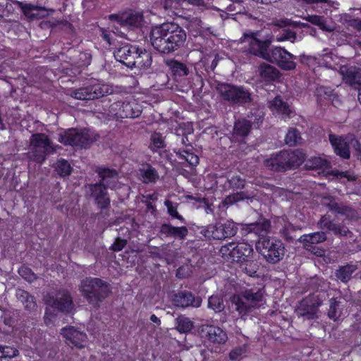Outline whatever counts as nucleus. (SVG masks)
I'll use <instances>...</instances> for the list:
<instances>
[{"label": "nucleus", "mask_w": 361, "mask_h": 361, "mask_svg": "<svg viewBox=\"0 0 361 361\" xmlns=\"http://www.w3.org/2000/svg\"><path fill=\"white\" fill-rule=\"evenodd\" d=\"M200 163V158L194 152L192 145L190 147L171 152H159V169L163 167L166 169V173L170 171L176 170L185 178L194 175L196 167Z\"/></svg>", "instance_id": "nucleus-1"}, {"label": "nucleus", "mask_w": 361, "mask_h": 361, "mask_svg": "<svg viewBox=\"0 0 361 361\" xmlns=\"http://www.w3.org/2000/svg\"><path fill=\"white\" fill-rule=\"evenodd\" d=\"M96 173L100 178L99 182L90 183L86 188L94 204L100 210L108 209L111 206V198L108 188L114 189L117 184L118 172L116 169L107 167H98Z\"/></svg>", "instance_id": "nucleus-2"}, {"label": "nucleus", "mask_w": 361, "mask_h": 361, "mask_svg": "<svg viewBox=\"0 0 361 361\" xmlns=\"http://www.w3.org/2000/svg\"><path fill=\"white\" fill-rule=\"evenodd\" d=\"M306 154L302 149H283L272 154L264 161V166L275 172H285L297 169L305 161Z\"/></svg>", "instance_id": "nucleus-3"}, {"label": "nucleus", "mask_w": 361, "mask_h": 361, "mask_svg": "<svg viewBox=\"0 0 361 361\" xmlns=\"http://www.w3.org/2000/svg\"><path fill=\"white\" fill-rule=\"evenodd\" d=\"M79 290L84 299L93 307H99L111 292L108 282L100 278L86 277L81 281Z\"/></svg>", "instance_id": "nucleus-4"}, {"label": "nucleus", "mask_w": 361, "mask_h": 361, "mask_svg": "<svg viewBox=\"0 0 361 361\" xmlns=\"http://www.w3.org/2000/svg\"><path fill=\"white\" fill-rule=\"evenodd\" d=\"M220 253L227 261L239 263L241 266L252 264L253 248L252 245L245 242H231L222 245L220 248ZM245 271L249 275L256 273V270L250 269L247 267L244 268Z\"/></svg>", "instance_id": "nucleus-5"}, {"label": "nucleus", "mask_w": 361, "mask_h": 361, "mask_svg": "<svg viewBox=\"0 0 361 361\" xmlns=\"http://www.w3.org/2000/svg\"><path fill=\"white\" fill-rule=\"evenodd\" d=\"M185 32L176 24L166 23L159 25V48L169 53L177 49L185 40Z\"/></svg>", "instance_id": "nucleus-6"}, {"label": "nucleus", "mask_w": 361, "mask_h": 361, "mask_svg": "<svg viewBox=\"0 0 361 361\" xmlns=\"http://www.w3.org/2000/svg\"><path fill=\"white\" fill-rule=\"evenodd\" d=\"M98 135L89 129L68 128L59 133L58 141L65 146L78 147L88 149L97 140Z\"/></svg>", "instance_id": "nucleus-7"}, {"label": "nucleus", "mask_w": 361, "mask_h": 361, "mask_svg": "<svg viewBox=\"0 0 361 361\" xmlns=\"http://www.w3.org/2000/svg\"><path fill=\"white\" fill-rule=\"evenodd\" d=\"M256 249L262 257L270 264L279 262L284 257L283 243L275 237H262L256 242Z\"/></svg>", "instance_id": "nucleus-8"}, {"label": "nucleus", "mask_w": 361, "mask_h": 361, "mask_svg": "<svg viewBox=\"0 0 361 361\" xmlns=\"http://www.w3.org/2000/svg\"><path fill=\"white\" fill-rule=\"evenodd\" d=\"M263 294L260 290H246L242 295H233L231 298L232 306L241 317L247 316L256 303L262 300Z\"/></svg>", "instance_id": "nucleus-9"}, {"label": "nucleus", "mask_w": 361, "mask_h": 361, "mask_svg": "<svg viewBox=\"0 0 361 361\" xmlns=\"http://www.w3.org/2000/svg\"><path fill=\"white\" fill-rule=\"evenodd\" d=\"M257 35V32H245L240 39L239 43L243 45V48L246 51L264 59L273 39L270 37L264 40H260Z\"/></svg>", "instance_id": "nucleus-10"}, {"label": "nucleus", "mask_w": 361, "mask_h": 361, "mask_svg": "<svg viewBox=\"0 0 361 361\" xmlns=\"http://www.w3.org/2000/svg\"><path fill=\"white\" fill-rule=\"evenodd\" d=\"M327 298L328 294L323 292L319 294L310 293L299 302L298 314L307 319H314L317 316L318 308Z\"/></svg>", "instance_id": "nucleus-11"}, {"label": "nucleus", "mask_w": 361, "mask_h": 361, "mask_svg": "<svg viewBox=\"0 0 361 361\" xmlns=\"http://www.w3.org/2000/svg\"><path fill=\"white\" fill-rule=\"evenodd\" d=\"M217 90L223 99L232 104H245L252 100L250 93L241 86L222 83L219 85Z\"/></svg>", "instance_id": "nucleus-12"}, {"label": "nucleus", "mask_w": 361, "mask_h": 361, "mask_svg": "<svg viewBox=\"0 0 361 361\" xmlns=\"http://www.w3.org/2000/svg\"><path fill=\"white\" fill-rule=\"evenodd\" d=\"M116 109H118L116 115L121 118H137L142 111V106L134 97H127L124 101H118L115 104Z\"/></svg>", "instance_id": "nucleus-13"}, {"label": "nucleus", "mask_w": 361, "mask_h": 361, "mask_svg": "<svg viewBox=\"0 0 361 361\" xmlns=\"http://www.w3.org/2000/svg\"><path fill=\"white\" fill-rule=\"evenodd\" d=\"M294 58L295 56L286 49L276 47L271 50L269 49L264 60L275 63L280 68H295V64L293 61Z\"/></svg>", "instance_id": "nucleus-14"}, {"label": "nucleus", "mask_w": 361, "mask_h": 361, "mask_svg": "<svg viewBox=\"0 0 361 361\" xmlns=\"http://www.w3.org/2000/svg\"><path fill=\"white\" fill-rule=\"evenodd\" d=\"M51 306L54 309L66 314H70L74 307L73 297L67 289L57 290L55 297L51 298Z\"/></svg>", "instance_id": "nucleus-15"}, {"label": "nucleus", "mask_w": 361, "mask_h": 361, "mask_svg": "<svg viewBox=\"0 0 361 361\" xmlns=\"http://www.w3.org/2000/svg\"><path fill=\"white\" fill-rule=\"evenodd\" d=\"M61 334L66 338L67 344L71 348L75 347L81 349L85 347V343L87 340V336L85 332L78 331L73 326L63 327Z\"/></svg>", "instance_id": "nucleus-16"}, {"label": "nucleus", "mask_w": 361, "mask_h": 361, "mask_svg": "<svg viewBox=\"0 0 361 361\" xmlns=\"http://www.w3.org/2000/svg\"><path fill=\"white\" fill-rule=\"evenodd\" d=\"M326 207L335 214L345 216L350 220L358 218L357 212L353 207L338 202L334 197L328 196L324 198Z\"/></svg>", "instance_id": "nucleus-17"}, {"label": "nucleus", "mask_w": 361, "mask_h": 361, "mask_svg": "<svg viewBox=\"0 0 361 361\" xmlns=\"http://www.w3.org/2000/svg\"><path fill=\"white\" fill-rule=\"evenodd\" d=\"M200 334L207 342L213 344H224L228 339L226 332L221 328L214 325H202Z\"/></svg>", "instance_id": "nucleus-18"}, {"label": "nucleus", "mask_w": 361, "mask_h": 361, "mask_svg": "<svg viewBox=\"0 0 361 361\" xmlns=\"http://www.w3.org/2000/svg\"><path fill=\"white\" fill-rule=\"evenodd\" d=\"M171 301L175 306L182 308L199 307L202 303L200 297H195L192 293L188 290L179 291L174 294Z\"/></svg>", "instance_id": "nucleus-19"}, {"label": "nucleus", "mask_w": 361, "mask_h": 361, "mask_svg": "<svg viewBox=\"0 0 361 361\" xmlns=\"http://www.w3.org/2000/svg\"><path fill=\"white\" fill-rule=\"evenodd\" d=\"M104 85L101 86L99 84H94L92 85L80 88L74 92V97L80 100H92L102 97L108 92Z\"/></svg>", "instance_id": "nucleus-20"}, {"label": "nucleus", "mask_w": 361, "mask_h": 361, "mask_svg": "<svg viewBox=\"0 0 361 361\" xmlns=\"http://www.w3.org/2000/svg\"><path fill=\"white\" fill-rule=\"evenodd\" d=\"M338 73L342 76L343 82L355 90L361 92V69H338Z\"/></svg>", "instance_id": "nucleus-21"}, {"label": "nucleus", "mask_w": 361, "mask_h": 361, "mask_svg": "<svg viewBox=\"0 0 361 361\" xmlns=\"http://www.w3.org/2000/svg\"><path fill=\"white\" fill-rule=\"evenodd\" d=\"M329 141L336 155L344 159H348L350 152L348 143L341 137L329 135Z\"/></svg>", "instance_id": "nucleus-22"}, {"label": "nucleus", "mask_w": 361, "mask_h": 361, "mask_svg": "<svg viewBox=\"0 0 361 361\" xmlns=\"http://www.w3.org/2000/svg\"><path fill=\"white\" fill-rule=\"evenodd\" d=\"M271 226V221L267 219H263L259 221L247 224L245 231L248 233H255L257 237V240H259L262 237H268L267 234L269 232Z\"/></svg>", "instance_id": "nucleus-23"}, {"label": "nucleus", "mask_w": 361, "mask_h": 361, "mask_svg": "<svg viewBox=\"0 0 361 361\" xmlns=\"http://www.w3.org/2000/svg\"><path fill=\"white\" fill-rule=\"evenodd\" d=\"M159 233L166 237L183 240L188 234V229L185 226H173L170 224H162L159 226Z\"/></svg>", "instance_id": "nucleus-24"}, {"label": "nucleus", "mask_w": 361, "mask_h": 361, "mask_svg": "<svg viewBox=\"0 0 361 361\" xmlns=\"http://www.w3.org/2000/svg\"><path fill=\"white\" fill-rule=\"evenodd\" d=\"M138 48L135 46H124L119 48L116 54L115 58L127 68H133V65L127 63L130 61H134Z\"/></svg>", "instance_id": "nucleus-25"}, {"label": "nucleus", "mask_w": 361, "mask_h": 361, "mask_svg": "<svg viewBox=\"0 0 361 361\" xmlns=\"http://www.w3.org/2000/svg\"><path fill=\"white\" fill-rule=\"evenodd\" d=\"M118 21L123 27H137L142 21V15L133 11L125 12L121 15Z\"/></svg>", "instance_id": "nucleus-26"}, {"label": "nucleus", "mask_w": 361, "mask_h": 361, "mask_svg": "<svg viewBox=\"0 0 361 361\" xmlns=\"http://www.w3.org/2000/svg\"><path fill=\"white\" fill-rule=\"evenodd\" d=\"M252 129V121L245 118H240L234 122L233 135L235 137H247Z\"/></svg>", "instance_id": "nucleus-27"}, {"label": "nucleus", "mask_w": 361, "mask_h": 361, "mask_svg": "<svg viewBox=\"0 0 361 361\" xmlns=\"http://www.w3.org/2000/svg\"><path fill=\"white\" fill-rule=\"evenodd\" d=\"M194 132V128L192 123L182 122L178 124L175 128L176 135L180 137L181 143L186 147H190V142L188 139V135H192Z\"/></svg>", "instance_id": "nucleus-28"}, {"label": "nucleus", "mask_w": 361, "mask_h": 361, "mask_svg": "<svg viewBox=\"0 0 361 361\" xmlns=\"http://www.w3.org/2000/svg\"><path fill=\"white\" fill-rule=\"evenodd\" d=\"M152 63V57L150 52L144 50L137 51L134 61L127 62L133 65V68H150Z\"/></svg>", "instance_id": "nucleus-29"}, {"label": "nucleus", "mask_w": 361, "mask_h": 361, "mask_svg": "<svg viewBox=\"0 0 361 361\" xmlns=\"http://www.w3.org/2000/svg\"><path fill=\"white\" fill-rule=\"evenodd\" d=\"M319 228L332 231L336 235H345V227L335 223L329 216H322L319 221Z\"/></svg>", "instance_id": "nucleus-30"}, {"label": "nucleus", "mask_w": 361, "mask_h": 361, "mask_svg": "<svg viewBox=\"0 0 361 361\" xmlns=\"http://www.w3.org/2000/svg\"><path fill=\"white\" fill-rule=\"evenodd\" d=\"M30 145L33 149L42 148L44 151L52 148L50 138L47 134L42 133L32 134L30 137Z\"/></svg>", "instance_id": "nucleus-31"}, {"label": "nucleus", "mask_w": 361, "mask_h": 361, "mask_svg": "<svg viewBox=\"0 0 361 361\" xmlns=\"http://www.w3.org/2000/svg\"><path fill=\"white\" fill-rule=\"evenodd\" d=\"M221 227V223L209 224L203 228L200 233L208 240H224L225 238Z\"/></svg>", "instance_id": "nucleus-32"}, {"label": "nucleus", "mask_w": 361, "mask_h": 361, "mask_svg": "<svg viewBox=\"0 0 361 361\" xmlns=\"http://www.w3.org/2000/svg\"><path fill=\"white\" fill-rule=\"evenodd\" d=\"M307 290L309 291H312V293H322V292L325 294H328L326 288V281L324 279L319 277L317 276H314L313 277H310L308 279L305 283Z\"/></svg>", "instance_id": "nucleus-33"}, {"label": "nucleus", "mask_w": 361, "mask_h": 361, "mask_svg": "<svg viewBox=\"0 0 361 361\" xmlns=\"http://www.w3.org/2000/svg\"><path fill=\"white\" fill-rule=\"evenodd\" d=\"M245 180L240 175L229 173L226 176V181L224 184V188L226 190H232L237 191L241 190L245 187Z\"/></svg>", "instance_id": "nucleus-34"}, {"label": "nucleus", "mask_w": 361, "mask_h": 361, "mask_svg": "<svg viewBox=\"0 0 361 361\" xmlns=\"http://www.w3.org/2000/svg\"><path fill=\"white\" fill-rule=\"evenodd\" d=\"M326 240V235L323 231H317L309 234L302 235L299 239L302 243L303 246L305 245H316L324 242Z\"/></svg>", "instance_id": "nucleus-35"}, {"label": "nucleus", "mask_w": 361, "mask_h": 361, "mask_svg": "<svg viewBox=\"0 0 361 361\" xmlns=\"http://www.w3.org/2000/svg\"><path fill=\"white\" fill-rule=\"evenodd\" d=\"M16 295L18 300L23 304L26 310H31L36 307L35 297L29 292L23 289L18 288L16 290Z\"/></svg>", "instance_id": "nucleus-36"}, {"label": "nucleus", "mask_w": 361, "mask_h": 361, "mask_svg": "<svg viewBox=\"0 0 361 361\" xmlns=\"http://www.w3.org/2000/svg\"><path fill=\"white\" fill-rule=\"evenodd\" d=\"M271 107L284 117H290L292 113L288 104L284 102L280 96H276L271 102Z\"/></svg>", "instance_id": "nucleus-37"}, {"label": "nucleus", "mask_w": 361, "mask_h": 361, "mask_svg": "<svg viewBox=\"0 0 361 361\" xmlns=\"http://www.w3.org/2000/svg\"><path fill=\"white\" fill-rule=\"evenodd\" d=\"M356 270V267L352 264H347L345 266L341 267L336 271V276L338 279H339L343 283H348L351 277L352 274Z\"/></svg>", "instance_id": "nucleus-38"}, {"label": "nucleus", "mask_w": 361, "mask_h": 361, "mask_svg": "<svg viewBox=\"0 0 361 361\" xmlns=\"http://www.w3.org/2000/svg\"><path fill=\"white\" fill-rule=\"evenodd\" d=\"M305 166L312 170H324L330 166V162L320 157H313L306 161Z\"/></svg>", "instance_id": "nucleus-39"}, {"label": "nucleus", "mask_w": 361, "mask_h": 361, "mask_svg": "<svg viewBox=\"0 0 361 361\" xmlns=\"http://www.w3.org/2000/svg\"><path fill=\"white\" fill-rule=\"evenodd\" d=\"M54 169L57 174L61 178L70 176L73 171L70 163L63 158L57 160L54 166Z\"/></svg>", "instance_id": "nucleus-40"}, {"label": "nucleus", "mask_w": 361, "mask_h": 361, "mask_svg": "<svg viewBox=\"0 0 361 361\" xmlns=\"http://www.w3.org/2000/svg\"><path fill=\"white\" fill-rule=\"evenodd\" d=\"M341 302L336 298H332L329 300L328 317L334 321H338L341 315Z\"/></svg>", "instance_id": "nucleus-41"}, {"label": "nucleus", "mask_w": 361, "mask_h": 361, "mask_svg": "<svg viewBox=\"0 0 361 361\" xmlns=\"http://www.w3.org/2000/svg\"><path fill=\"white\" fill-rule=\"evenodd\" d=\"M164 205L166 207L167 213L171 219H178L180 223L185 224V219L178 212V204L177 203L173 202L169 200H166L164 201Z\"/></svg>", "instance_id": "nucleus-42"}, {"label": "nucleus", "mask_w": 361, "mask_h": 361, "mask_svg": "<svg viewBox=\"0 0 361 361\" xmlns=\"http://www.w3.org/2000/svg\"><path fill=\"white\" fill-rule=\"evenodd\" d=\"M300 140V132L295 128H290L286 135V143L289 146H295Z\"/></svg>", "instance_id": "nucleus-43"}, {"label": "nucleus", "mask_w": 361, "mask_h": 361, "mask_svg": "<svg viewBox=\"0 0 361 361\" xmlns=\"http://www.w3.org/2000/svg\"><path fill=\"white\" fill-rule=\"evenodd\" d=\"M193 328V322L188 317L180 316L176 319V329L179 332L187 333Z\"/></svg>", "instance_id": "nucleus-44"}, {"label": "nucleus", "mask_w": 361, "mask_h": 361, "mask_svg": "<svg viewBox=\"0 0 361 361\" xmlns=\"http://www.w3.org/2000/svg\"><path fill=\"white\" fill-rule=\"evenodd\" d=\"M221 224L225 239L233 237L237 233L238 228L233 221L227 220L224 223H221Z\"/></svg>", "instance_id": "nucleus-45"}, {"label": "nucleus", "mask_w": 361, "mask_h": 361, "mask_svg": "<svg viewBox=\"0 0 361 361\" xmlns=\"http://www.w3.org/2000/svg\"><path fill=\"white\" fill-rule=\"evenodd\" d=\"M247 351V345L243 344L233 348L228 353L231 361H240Z\"/></svg>", "instance_id": "nucleus-46"}, {"label": "nucleus", "mask_w": 361, "mask_h": 361, "mask_svg": "<svg viewBox=\"0 0 361 361\" xmlns=\"http://www.w3.org/2000/svg\"><path fill=\"white\" fill-rule=\"evenodd\" d=\"M208 307L215 312H221L224 310L223 299L219 295H212L208 299Z\"/></svg>", "instance_id": "nucleus-47"}, {"label": "nucleus", "mask_w": 361, "mask_h": 361, "mask_svg": "<svg viewBox=\"0 0 361 361\" xmlns=\"http://www.w3.org/2000/svg\"><path fill=\"white\" fill-rule=\"evenodd\" d=\"M260 75L265 81L272 82L279 80L281 74L279 69H259Z\"/></svg>", "instance_id": "nucleus-48"}, {"label": "nucleus", "mask_w": 361, "mask_h": 361, "mask_svg": "<svg viewBox=\"0 0 361 361\" xmlns=\"http://www.w3.org/2000/svg\"><path fill=\"white\" fill-rule=\"evenodd\" d=\"M19 354L18 349L13 347L0 345V357L2 359H11Z\"/></svg>", "instance_id": "nucleus-49"}, {"label": "nucleus", "mask_w": 361, "mask_h": 361, "mask_svg": "<svg viewBox=\"0 0 361 361\" xmlns=\"http://www.w3.org/2000/svg\"><path fill=\"white\" fill-rule=\"evenodd\" d=\"M305 19L307 21L311 23L312 24L319 26L322 30L328 31L331 30V29L326 27L325 19L323 16L317 15H308Z\"/></svg>", "instance_id": "nucleus-50"}, {"label": "nucleus", "mask_w": 361, "mask_h": 361, "mask_svg": "<svg viewBox=\"0 0 361 361\" xmlns=\"http://www.w3.org/2000/svg\"><path fill=\"white\" fill-rule=\"evenodd\" d=\"M19 275L25 281L32 282L37 279L35 274L26 265H22L18 269Z\"/></svg>", "instance_id": "nucleus-51"}, {"label": "nucleus", "mask_w": 361, "mask_h": 361, "mask_svg": "<svg viewBox=\"0 0 361 361\" xmlns=\"http://www.w3.org/2000/svg\"><path fill=\"white\" fill-rule=\"evenodd\" d=\"M300 61L302 66L308 67L316 68L322 66L320 61H319L317 59L310 56H303L301 57Z\"/></svg>", "instance_id": "nucleus-52"}, {"label": "nucleus", "mask_w": 361, "mask_h": 361, "mask_svg": "<svg viewBox=\"0 0 361 361\" xmlns=\"http://www.w3.org/2000/svg\"><path fill=\"white\" fill-rule=\"evenodd\" d=\"M295 32L289 29H284L281 33L276 35V40L278 42H283L285 40H290L295 39Z\"/></svg>", "instance_id": "nucleus-53"}, {"label": "nucleus", "mask_w": 361, "mask_h": 361, "mask_svg": "<svg viewBox=\"0 0 361 361\" xmlns=\"http://www.w3.org/2000/svg\"><path fill=\"white\" fill-rule=\"evenodd\" d=\"M47 152L40 149H35L32 152V160L38 164H42L46 160Z\"/></svg>", "instance_id": "nucleus-54"}, {"label": "nucleus", "mask_w": 361, "mask_h": 361, "mask_svg": "<svg viewBox=\"0 0 361 361\" xmlns=\"http://www.w3.org/2000/svg\"><path fill=\"white\" fill-rule=\"evenodd\" d=\"M100 37L102 39L106 42L109 46L114 44V34L111 31L107 30L104 28H99Z\"/></svg>", "instance_id": "nucleus-55"}, {"label": "nucleus", "mask_w": 361, "mask_h": 361, "mask_svg": "<svg viewBox=\"0 0 361 361\" xmlns=\"http://www.w3.org/2000/svg\"><path fill=\"white\" fill-rule=\"evenodd\" d=\"M331 174L338 179L346 178L348 181L355 180V177L349 173L348 171H340L337 169L332 170Z\"/></svg>", "instance_id": "nucleus-56"}, {"label": "nucleus", "mask_w": 361, "mask_h": 361, "mask_svg": "<svg viewBox=\"0 0 361 361\" xmlns=\"http://www.w3.org/2000/svg\"><path fill=\"white\" fill-rule=\"evenodd\" d=\"M127 243V240L117 238L110 247V250L114 252H119L126 247Z\"/></svg>", "instance_id": "nucleus-57"}, {"label": "nucleus", "mask_w": 361, "mask_h": 361, "mask_svg": "<svg viewBox=\"0 0 361 361\" xmlns=\"http://www.w3.org/2000/svg\"><path fill=\"white\" fill-rule=\"evenodd\" d=\"M307 251L311 252L317 257H322L324 255L325 250L315 245H305L304 247Z\"/></svg>", "instance_id": "nucleus-58"}, {"label": "nucleus", "mask_w": 361, "mask_h": 361, "mask_svg": "<svg viewBox=\"0 0 361 361\" xmlns=\"http://www.w3.org/2000/svg\"><path fill=\"white\" fill-rule=\"evenodd\" d=\"M79 60L82 61L81 65H79L77 68L87 67L90 65L92 56L90 54L87 52H81L79 54Z\"/></svg>", "instance_id": "nucleus-59"}, {"label": "nucleus", "mask_w": 361, "mask_h": 361, "mask_svg": "<svg viewBox=\"0 0 361 361\" xmlns=\"http://www.w3.org/2000/svg\"><path fill=\"white\" fill-rule=\"evenodd\" d=\"M250 114L252 116L255 115V118L252 119V117H251V119L250 120L252 121V125L253 124L257 128H259L264 121V115L261 114L259 111H255V113L251 111Z\"/></svg>", "instance_id": "nucleus-60"}, {"label": "nucleus", "mask_w": 361, "mask_h": 361, "mask_svg": "<svg viewBox=\"0 0 361 361\" xmlns=\"http://www.w3.org/2000/svg\"><path fill=\"white\" fill-rule=\"evenodd\" d=\"M158 26L152 27V29L149 33V37L151 44L154 49L158 50V37H156V34H158Z\"/></svg>", "instance_id": "nucleus-61"}, {"label": "nucleus", "mask_w": 361, "mask_h": 361, "mask_svg": "<svg viewBox=\"0 0 361 361\" xmlns=\"http://www.w3.org/2000/svg\"><path fill=\"white\" fill-rule=\"evenodd\" d=\"M255 196V194L253 192H249L247 191H241L240 192H237L236 194H235L233 198L235 199V201H239L244 200H250L254 197Z\"/></svg>", "instance_id": "nucleus-62"}, {"label": "nucleus", "mask_w": 361, "mask_h": 361, "mask_svg": "<svg viewBox=\"0 0 361 361\" xmlns=\"http://www.w3.org/2000/svg\"><path fill=\"white\" fill-rule=\"evenodd\" d=\"M348 25L361 32V19L353 18L348 21Z\"/></svg>", "instance_id": "nucleus-63"}, {"label": "nucleus", "mask_w": 361, "mask_h": 361, "mask_svg": "<svg viewBox=\"0 0 361 361\" xmlns=\"http://www.w3.org/2000/svg\"><path fill=\"white\" fill-rule=\"evenodd\" d=\"M353 148L355 151V155L357 159L361 161V143L358 140H355L353 142Z\"/></svg>", "instance_id": "nucleus-64"}]
</instances>
